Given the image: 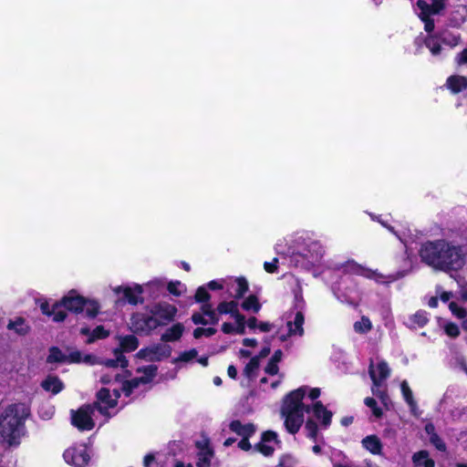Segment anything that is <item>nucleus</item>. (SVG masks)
<instances>
[{"instance_id":"c85d7f7f","label":"nucleus","mask_w":467,"mask_h":467,"mask_svg":"<svg viewBox=\"0 0 467 467\" xmlns=\"http://www.w3.org/2000/svg\"><path fill=\"white\" fill-rule=\"evenodd\" d=\"M362 445L373 454H380L382 444L376 435L367 436L362 440Z\"/></svg>"},{"instance_id":"49530a36","label":"nucleus","mask_w":467,"mask_h":467,"mask_svg":"<svg viewBox=\"0 0 467 467\" xmlns=\"http://www.w3.org/2000/svg\"><path fill=\"white\" fill-rule=\"evenodd\" d=\"M216 333V329L213 327L203 328V327H197L193 331V336L195 338H200L202 337H211Z\"/></svg>"},{"instance_id":"39448f33","label":"nucleus","mask_w":467,"mask_h":467,"mask_svg":"<svg viewBox=\"0 0 467 467\" xmlns=\"http://www.w3.org/2000/svg\"><path fill=\"white\" fill-rule=\"evenodd\" d=\"M368 374L373 382L371 388L372 393L381 400H384L385 392L380 390L379 388L390 375V368L388 363L384 360H379L377 364H374V362L370 360Z\"/></svg>"},{"instance_id":"a878e982","label":"nucleus","mask_w":467,"mask_h":467,"mask_svg":"<svg viewBox=\"0 0 467 467\" xmlns=\"http://www.w3.org/2000/svg\"><path fill=\"white\" fill-rule=\"evenodd\" d=\"M42 388L47 391H51L53 394H57L63 389V383L57 376H48L41 383Z\"/></svg>"},{"instance_id":"412c9836","label":"nucleus","mask_w":467,"mask_h":467,"mask_svg":"<svg viewBox=\"0 0 467 467\" xmlns=\"http://www.w3.org/2000/svg\"><path fill=\"white\" fill-rule=\"evenodd\" d=\"M229 428L233 432H235L243 438H249L256 431V428L253 423L243 424L240 420H233L230 423Z\"/></svg>"},{"instance_id":"6ab92c4d","label":"nucleus","mask_w":467,"mask_h":467,"mask_svg":"<svg viewBox=\"0 0 467 467\" xmlns=\"http://www.w3.org/2000/svg\"><path fill=\"white\" fill-rule=\"evenodd\" d=\"M311 265L317 264L324 254V248L319 242H310L302 252Z\"/></svg>"},{"instance_id":"ea45409f","label":"nucleus","mask_w":467,"mask_h":467,"mask_svg":"<svg viewBox=\"0 0 467 467\" xmlns=\"http://www.w3.org/2000/svg\"><path fill=\"white\" fill-rule=\"evenodd\" d=\"M235 283L236 288L234 297L241 298L248 290L247 281L243 277H239L235 279Z\"/></svg>"},{"instance_id":"5701e85b","label":"nucleus","mask_w":467,"mask_h":467,"mask_svg":"<svg viewBox=\"0 0 467 467\" xmlns=\"http://www.w3.org/2000/svg\"><path fill=\"white\" fill-rule=\"evenodd\" d=\"M7 329L14 330L19 336H26L30 331V326L25 318L16 317L8 322Z\"/></svg>"},{"instance_id":"4c0bfd02","label":"nucleus","mask_w":467,"mask_h":467,"mask_svg":"<svg viewBox=\"0 0 467 467\" xmlns=\"http://www.w3.org/2000/svg\"><path fill=\"white\" fill-rule=\"evenodd\" d=\"M63 306L60 302H57L52 306V314L50 317H52L53 321L55 322H62L65 320L67 314L64 310L61 309Z\"/></svg>"},{"instance_id":"f704fd0d","label":"nucleus","mask_w":467,"mask_h":467,"mask_svg":"<svg viewBox=\"0 0 467 467\" xmlns=\"http://www.w3.org/2000/svg\"><path fill=\"white\" fill-rule=\"evenodd\" d=\"M427 313L425 311H418L410 317V325L414 327H424L428 322Z\"/></svg>"},{"instance_id":"37998d69","label":"nucleus","mask_w":467,"mask_h":467,"mask_svg":"<svg viewBox=\"0 0 467 467\" xmlns=\"http://www.w3.org/2000/svg\"><path fill=\"white\" fill-rule=\"evenodd\" d=\"M297 461L290 454H285L280 457L277 467H296Z\"/></svg>"},{"instance_id":"680f3d73","label":"nucleus","mask_w":467,"mask_h":467,"mask_svg":"<svg viewBox=\"0 0 467 467\" xmlns=\"http://www.w3.org/2000/svg\"><path fill=\"white\" fill-rule=\"evenodd\" d=\"M234 318L235 324H245V317L244 315L240 314L238 308L235 310L234 315L232 316Z\"/></svg>"},{"instance_id":"052dcab7","label":"nucleus","mask_w":467,"mask_h":467,"mask_svg":"<svg viewBox=\"0 0 467 467\" xmlns=\"http://www.w3.org/2000/svg\"><path fill=\"white\" fill-rule=\"evenodd\" d=\"M222 331L224 334H235L234 325L225 322L222 326Z\"/></svg>"},{"instance_id":"4d7b16f0","label":"nucleus","mask_w":467,"mask_h":467,"mask_svg":"<svg viewBox=\"0 0 467 467\" xmlns=\"http://www.w3.org/2000/svg\"><path fill=\"white\" fill-rule=\"evenodd\" d=\"M278 259L274 258L272 262H265L264 268L267 273H275L277 270Z\"/></svg>"},{"instance_id":"f8f14e48","label":"nucleus","mask_w":467,"mask_h":467,"mask_svg":"<svg viewBox=\"0 0 467 467\" xmlns=\"http://www.w3.org/2000/svg\"><path fill=\"white\" fill-rule=\"evenodd\" d=\"M171 347L165 344H156L149 348H141L137 357L147 361H159L171 355Z\"/></svg>"},{"instance_id":"f03ea898","label":"nucleus","mask_w":467,"mask_h":467,"mask_svg":"<svg viewBox=\"0 0 467 467\" xmlns=\"http://www.w3.org/2000/svg\"><path fill=\"white\" fill-rule=\"evenodd\" d=\"M29 414L23 403L11 404L0 411V442L16 445L23 432L24 421Z\"/></svg>"},{"instance_id":"09e8293b","label":"nucleus","mask_w":467,"mask_h":467,"mask_svg":"<svg viewBox=\"0 0 467 467\" xmlns=\"http://www.w3.org/2000/svg\"><path fill=\"white\" fill-rule=\"evenodd\" d=\"M366 406L372 410L373 415L379 418L382 414L381 410L377 406V402L373 398H366L364 400Z\"/></svg>"},{"instance_id":"9d476101","label":"nucleus","mask_w":467,"mask_h":467,"mask_svg":"<svg viewBox=\"0 0 467 467\" xmlns=\"http://www.w3.org/2000/svg\"><path fill=\"white\" fill-rule=\"evenodd\" d=\"M119 397V391L117 389L112 390V394L108 389H101L97 394V401L94 410L97 409L101 414L110 416L109 410L117 405V400Z\"/></svg>"},{"instance_id":"69168bd1","label":"nucleus","mask_w":467,"mask_h":467,"mask_svg":"<svg viewBox=\"0 0 467 467\" xmlns=\"http://www.w3.org/2000/svg\"><path fill=\"white\" fill-rule=\"evenodd\" d=\"M247 327L251 329L258 328L259 321L255 317H250L247 322Z\"/></svg>"},{"instance_id":"6e6d98bb","label":"nucleus","mask_w":467,"mask_h":467,"mask_svg":"<svg viewBox=\"0 0 467 467\" xmlns=\"http://www.w3.org/2000/svg\"><path fill=\"white\" fill-rule=\"evenodd\" d=\"M430 439V441L439 450V451H445L446 446L445 443L441 441V439L438 436V434L431 436Z\"/></svg>"},{"instance_id":"0e129e2a","label":"nucleus","mask_w":467,"mask_h":467,"mask_svg":"<svg viewBox=\"0 0 467 467\" xmlns=\"http://www.w3.org/2000/svg\"><path fill=\"white\" fill-rule=\"evenodd\" d=\"M442 42L451 47H454L458 44V37L451 36V38H447L446 36L442 37Z\"/></svg>"},{"instance_id":"e433bc0d","label":"nucleus","mask_w":467,"mask_h":467,"mask_svg":"<svg viewBox=\"0 0 467 467\" xmlns=\"http://www.w3.org/2000/svg\"><path fill=\"white\" fill-rule=\"evenodd\" d=\"M258 368H259V357H254L250 359L248 364L245 366V368L244 369V373L247 378L252 379L253 377H254L255 371L258 369Z\"/></svg>"},{"instance_id":"bb28decb","label":"nucleus","mask_w":467,"mask_h":467,"mask_svg":"<svg viewBox=\"0 0 467 467\" xmlns=\"http://www.w3.org/2000/svg\"><path fill=\"white\" fill-rule=\"evenodd\" d=\"M119 348H118V349H119V351L121 352V354L123 352L134 351L139 346V341H138L137 337L132 335L119 337Z\"/></svg>"},{"instance_id":"423d86ee","label":"nucleus","mask_w":467,"mask_h":467,"mask_svg":"<svg viewBox=\"0 0 467 467\" xmlns=\"http://www.w3.org/2000/svg\"><path fill=\"white\" fill-rule=\"evenodd\" d=\"M417 7L420 10L419 17L424 23V29L431 33L434 29V22L431 19V16L439 15L445 8V0H431V5L419 0Z\"/></svg>"},{"instance_id":"603ef678","label":"nucleus","mask_w":467,"mask_h":467,"mask_svg":"<svg viewBox=\"0 0 467 467\" xmlns=\"http://www.w3.org/2000/svg\"><path fill=\"white\" fill-rule=\"evenodd\" d=\"M184 288V285L177 281V282H170L168 285V290L171 294L174 296H180Z\"/></svg>"},{"instance_id":"de8ad7c7","label":"nucleus","mask_w":467,"mask_h":467,"mask_svg":"<svg viewBox=\"0 0 467 467\" xmlns=\"http://www.w3.org/2000/svg\"><path fill=\"white\" fill-rule=\"evenodd\" d=\"M451 365L462 369L467 374V364L463 356L456 354L451 360Z\"/></svg>"},{"instance_id":"f257e3e1","label":"nucleus","mask_w":467,"mask_h":467,"mask_svg":"<svg viewBox=\"0 0 467 467\" xmlns=\"http://www.w3.org/2000/svg\"><path fill=\"white\" fill-rule=\"evenodd\" d=\"M420 256L434 270L445 273L457 272L466 263L464 247L444 239L424 243L420 249Z\"/></svg>"},{"instance_id":"aec40b11","label":"nucleus","mask_w":467,"mask_h":467,"mask_svg":"<svg viewBox=\"0 0 467 467\" xmlns=\"http://www.w3.org/2000/svg\"><path fill=\"white\" fill-rule=\"evenodd\" d=\"M199 448L197 467H213L212 460L213 458V451L208 446L207 441L197 442Z\"/></svg>"},{"instance_id":"c9c22d12","label":"nucleus","mask_w":467,"mask_h":467,"mask_svg":"<svg viewBox=\"0 0 467 467\" xmlns=\"http://www.w3.org/2000/svg\"><path fill=\"white\" fill-rule=\"evenodd\" d=\"M354 330L359 334H365L371 330L372 324L368 317H362L360 320L354 323Z\"/></svg>"},{"instance_id":"473e14b6","label":"nucleus","mask_w":467,"mask_h":467,"mask_svg":"<svg viewBox=\"0 0 467 467\" xmlns=\"http://www.w3.org/2000/svg\"><path fill=\"white\" fill-rule=\"evenodd\" d=\"M237 308H238L237 302L223 301V302H221L214 310L216 311V314H217L218 317L220 318V315L230 314L231 316H233Z\"/></svg>"},{"instance_id":"864d4df0","label":"nucleus","mask_w":467,"mask_h":467,"mask_svg":"<svg viewBox=\"0 0 467 467\" xmlns=\"http://www.w3.org/2000/svg\"><path fill=\"white\" fill-rule=\"evenodd\" d=\"M108 335H109V333L104 329L103 327H97L93 330L92 337L88 340V342H91V341H93L96 338H104V337H108Z\"/></svg>"},{"instance_id":"dca6fc26","label":"nucleus","mask_w":467,"mask_h":467,"mask_svg":"<svg viewBox=\"0 0 467 467\" xmlns=\"http://www.w3.org/2000/svg\"><path fill=\"white\" fill-rule=\"evenodd\" d=\"M304 321H305V317H304L303 313L300 310L296 311V313L294 317V319L288 320L286 323V326L288 328V334L286 336H285V335L280 336V339L282 341H285V340H286V338L288 337H293V336L302 337L304 334V327H303Z\"/></svg>"},{"instance_id":"0eeeda50","label":"nucleus","mask_w":467,"mask_h":467,"mask_svg":"<svg viewBox=\"0 0 467 467\" xmlns=\"http://www.w3.org/2000/svg\"><path fill=\"white\" fill-rule=\"evenodd\" d=\"M138 372L141 373L142 375L123 383L122 391L126 396L132 394L133 390L139 388L140 385H145L150 382L156 376L157 366L149 365L146 367H141L138 368Z\"/></svg>"},{"instance_id":"338daca9","label":"nucleus","mask_w":467,"mask_h":467,"mask_svg":"<svg viewBox=\"0 0 467 467\" xmlns=\"http://www.w3.org/2000/svg\"><path fill=\"white\" fill-rule=\"evenodd\" d=\"M425 431L429 435V438H431L433 435H436L435 432V427L432 423H427L425 426Z\"/></svg>"},{"instance_id":"f3484780","label":"nucleus","mask_w":467,"mask_h":467,"mask_svg":"<svg viewBox=\"0 0 467 467\" xmlns=\"http://www.w3.org/2000/svg\"><path fill=\"white\" fill-rule=\"evenodd\" d=\"M63 307L69 311L79 313L82 312L85 306V298L78 296L76 291H70L60 301Z\"/></svg>"},{"instance_id":"79ce46f5","label":"nucleus","mask_w":467,"mask_h":467,"mask_svg":"<svg viewBox=\"0 0 467 467\" xmlns=\"http://www.w3.org/2000/svg\"><path fill=\"white\" fill-rule=\"evenodd\" d=\"M198 356V351L195 348H192L190 350H186L182 352L177 358V362H190L192 359L196 358Z\"/></svg>"},{"instance_id":"a19ab883","label":"nucleus","mask_w":467,"mask_h":467,"mask_svg":"<svg viewBox=\"0 0 467 467\" xmlns=\"http://www.w3.org/2000/svg\"><path fill=\"white\" fill-rule=\"evenodd\" d=\"M99 309V303L92 300L85 299V306L83 311L86 312L88 317H94Z\"/></svg>"},{"instance_id":"6e6552de","label":"nucleus","mask_w":467,"mask_h":467,"mask_svg":"<svg viewBox=\"0 0 467 467\" xmlns=\"http://www.w3.org/2000/svg\"><path fill=\"white\" fill-rule=\"evenodd\" d=\"M131 326L135 332L148 334L160 327V323L155 319L148 306L145 312L136 313L132 316Z\"/></svg>"},{"instance_id":"20e7f679","label":"nucleus","mask_w":467,"mask_h":467,"mask_svg":"<svg viewBox=\"0 0 467 467\" xmlns=\"http://www.w3.org/2000/svg\"><path fill=\"white\" fill-rule=\"evenodd\" d=\"M47 363H80L84 362L87 364L97 363L96 358L91 355H86L82 357L79 351H71L65 353L57 347L49 348V354L47 358Z\"/></svg>"},{"instance_id":"4be33fe9","label":"nucleus","mask_w":467,"mask_h":467,"mask_svg":"<svg viewBox=\"0 0 467 467\" xmlns=\"http://www.w3.org/2000/svg\"><path fill=\"white\" fill-rule=\"evenodd\" d=\"M313 412L316 418L322 421L324 428H327L330 425L332 412L327 410L320 401H317L314 404Z\"/></svg>"},{"instance_id":"e2e57ef3","label":"nucleus","mask_w":467,"mask_h":467,"mask_svg":"<svg viewBox=\"0 0 467 467\" xmlns=\"http://www.w3.org/2000/svg\"><path fill=\"white\" fill-rule=\"evenodd\" d=\"M238 446L240 449L244 450V451H249L252 446L248 441V438H243L239 443H238Z\"/></svg>"},{"instance_id":"3c124183","label":"nucleus","mask_w":467,"mask_h":467,"mask_svg":"<svg viewBox=\"0 0 467 467\" xmlns=\"http://www.w3.org/2000/svg\"><path fill=\"white\" fill-rule=\"evenodd\" d=\"M451 313L456 316L458 318H464L467 315V312L464 308L458 306V304L451 302L449 306Z\"/></svg>"},{"instance_id":"2f4dec72","label":"nucleus","mask_w":467,"mask_h":467,"mask_svg":"<svg viewBox=\"0 0 467 467\" xmlns=\"http://www.w3.org/2000/svg\"><path fill=\"white\" fill-rule=\"evenodd\" d=\"M183 329L182 324H175L162 334L161 340L165 342L178 340L182 337Z\"/></svg>"},{"instance_id":"5fc2aeb1","label":"nucleus","mask_w":467,"mask_h":467,"mask_svg":"<svg viewBox=\"0 0 467 467\" xmlns=\"http://www.w3.org/2000/svg\"><path fill=\"white\" fill-rule=\"evenodd\" d=\"M445 332L448 336L451 337H456L460 334V329L457 325L453 323H449L445 326Z\"/></svg>"},{"instance_id":"8fccbe9b","label":"nucleus","mask_w":467,"mask_h":467,"mask_svg":"<svg viewBox=\"0 0 467 467\" xmlns=\"http://www.w3.org/2000/svg\"><path fill=\"white\" fill-rule=\"evenodd\" d=\"M55 413V409L50 405H43L39 410V415L44 420H49Z\"/></svg>"},{"instance_id":"774afa93","label":"nucleus","mask_w":467,"mask_h":467,"mask_svg":"<svg viewBox=\"0 0 467 467\" xmlns=\"http://www.w3.org/2000/svg\"><path fill=\"white\" fill-rule=\"evenodd\" d=\"M457 60L459 64L467 63V48L464 49L461 54H459Z\"/></svg>"},{"instance_id":"a18cd8bd","label":"nucleus","mask_w":467,"mask_h":467,"mask_svg":"<svg viewBox=\"0 0 467 467\" xmlns=\"http://www.w3.org/2000/svg\"><path fill=\"white\" fill-rule=\"evenodd\" d=\"M195 301L202 304L208 303L210 299V294L207 292L206 288L203 286H200L195 294Z\"/></svg>"},{"instance_id":"7ed1b4c3","label":"nucleus","mask_w":467,"mask_h":467,"mask_svg":"<svg viewBox=\"0 0 467 467\" xmlns=\"http://www.w3.org/2000/svg\"><path fill=\"white\" fill-rule=\"evenodd\" d=\"M306 388L302 387L291 391L285 399L281 414L285 419V426L288 432L296 433L304 422V412L310 410L309 406L303 403Z\"/></svg>"},{"instance_id":"72a5a7b5","label":"nucleus","mask_w":467,"mask_h":467,"mask_svg":"<svg viewBox=\"0 0 467 467\" xmlns=\"http://www.w3.org/2000/svg\"><path fill=\"white\" fill-rule=\"evenodd\" d=\"M242 307L246 311H253L254 313H257L261 309V304L255 296L251 295L244 300L242 303Z\"/></svg>"},{"instance_id":"4468645a","label":"nucleus","mask_w":467,"mask_h":467,"mask_svg":"<svg viewBox=\"0 0 467 467\" xmlns=\"http://www.w3.org/2000/svg\"><path fill=\"white\" fill-rule=\"evenodd\" d=\"M192 319L196 325H215L219 322L216 311L210 303L202 304L201 311L193 313Z\"/></svg>"},{"instance_id":"9b49d317","label":"nucleus","mask_w":467,"mask_h":467,"mask_svg":"<svg viewBox=\"0 0 467 467\" xmlns=\"http://www.w3.org/2000/svg\"><path fill=\"white\" fill-rule=\"evenodd\" d=\"M63 457L67 463L75 467H85L90 460L88 448L84 444L68 448Z\"/></svg>"},{"instance_id":"cd10ccee","label":"nucleus","mask_w":467,"mask_h":467,"mask_svg":"<svg viewBox=\"0 0 467 467\" xmlns=\"http://www.w3.org/2000/svg\"><path fill=\"white\" fill-rule=\"evenodd\" d=\"M412 462L414 467H434L435 462L429 457L427 451H420L413 454Z\"/></svg>"},{"instance_id":"7c9ffc66","label":"nucleus","mask_w":467,"mask_h":467,"mask_svg":"<svg viewBox=\"0 0 467 467\" xmlns=\"http://www.w3.org/2000/svg\"><path fill=\"white\" fill-rule=\"evenodd\" d=\"M115 358L114 359H105L101 361L100 363L103 364L106 368H126L128 366V360L126 358L121 354L119 349L114 350Z\"/></svg>"},{"instance_id":"1a4fd4ad","label":"nucleus","mask_w":467,"mask_h":467,"mask_svg":"<svg viewBox=\"0 0 467 467\" xmlns=\"http://www.w3.org/2000/svg\"><path fill=\"white\" fill-rule=\"evenodd\" d=\"M94 407L87 405L79 408L78 410L71 411V422L79 431H90L94 428L93 420Z\"/></svg>"},{"instance_id":"c756f323","label":"nucleus","mask_w":467,"mask_h":467,"mask_svg":"<svg viewBox=\"0 0 467 467\" xmlns=\"http://www.w3.org/2000/svg\"><path fill=\"white\" fill-rule=\"evenodd\" d=\"M447 86L453 93H458L467 88V78L451 76L447 79Z\"/></svg>"},{"instance_id":"13d9d810","label":"nucleus","mask_w":467,"mask_h":467,"mask_svg":"<svg viewBox=\"0 0 467 467\" xmlns=\"http://www.w3.org/2000/svg\"><path fill=\"white\" fill-rule=\"evenodd\" d=\"M278 366L276 363L269 361L267 366L265 368L266 374L274 376L278 374Z\"/></svg>"},{"instance_id":"c03bdc74","label":"nucleus","mask_w":467,"mask_h":467,"mask_svg":"<svg viewBox=\"0 0 467 467\" xmlns=\"http://www.w3.org/2000/svg\"><path fill=\"white\" fill-rule=\"evenodd\" d=\"M305 430L306 431V436L312 440H316L317 435V423L312 420H308L306 422Z\"/></svg>"},{"instance_id":"58836bf2","label":"nucleus","mask_w":467,"mask_h":467,"mask_svg":"<svg viewBox=\"0 0 467 467\" xmlns=\"http://www.w3.org/2000/svg\"><path fill=\"white\" fill-rule=\"evenodd\" d=\"M425 45L433 56H438L441 53V48L435 36H430L426 37Z\"/></svg>"},{"instance_id":"393cba45","label":"nucleus","mask_w":467,"mask_h":467,"mask_svg":"<svg viewBox=\"0 0 467 467\" xmlns=\"http://www.w3.org/2000/svg\"><path fill=\"white\" fill-rule=\"evenodd\" d=\"M346 271H348L349 273L364 275V276H367L369 278L379 276V274H377L376 272H374L370 269L365 268L364 266L357 264L354 261H348L347 263Z\"/></svg>"},{"instance_id":"bf43d9fd","label":"nucleus","mask_w":467,"mask_h":467,"mask_svg":"<svg viewBox=\"0 0 467 467\" xmlns=\"http://www.w3.org/2000/svg\"><path fill=\"white\" fill-rule=\"evenodd\" d=\"M275 327L274 324L270 322H259L258 329L261 332H269Z\"/></svg>"},{"instance_id":"ddd939ff","label":"nucleus","mask_w":467,"mask_h":467,"mask_svg":"<svg viewBox=\"0 0 467 467\" xmlns=\"http://www.w3.org/2000/svg\"><path fill=\"white\" fill-rule=\"evenodd\" d=\"M150 313L154 316L155 319L159 321L160 326H163L169 321L172 320L177 309L174 306L167 303L155 304L149 306Z\"/></svg>"},{"instance_id":"a211bd4d","label":"nucleus","mask_w":467,"mask_h":467,"mask_svg":"<svg viewBox=\"0 0 467 467\" xmlns=\"http://www.w3.org/2000/svg\"><path fill=\"white\" fill-rule=\"evenodd\" d=\"M113 291L116 294L122 292L125 298L131 305H137L142 301L141 294L143 290L140 285H134L133 286H116L113 288Z\"/></svg>"},{"instance_id":"b1692460","label":"nucleus","mask_w":467,"mask_h":467,"mask_svg":"<svg viewBox=\"0 0 467 467\" xmlns=\"http://www.w3.org/2000/svg\"><path fill=\"white\" fill-rule=\"evenodd\" d=\"M400 389H401L402 396H403L405 401L407 402V404L409 405L411 413L416 415L417 410H418L417 402L415 401V400L413 398L412 390L410 389L407 380H403L400 383Z\"/></svg>"},{"instance_id":"2eb2a0df","label":"nucleus","mask_w":467,"mask_h":467,"mask_svg":"<svg viewBox=\"0 0 467 467\" xmlns=\"http://www.w3.org/2000/svg\"><path fill=\"white\" fill-rule=\"evenodd\" d=\"M277 443V435L275 432L268 431L262 434L260 442L255 445V450L265 456H270L275 451V445Z\"/></svg>"}]
</instances>
